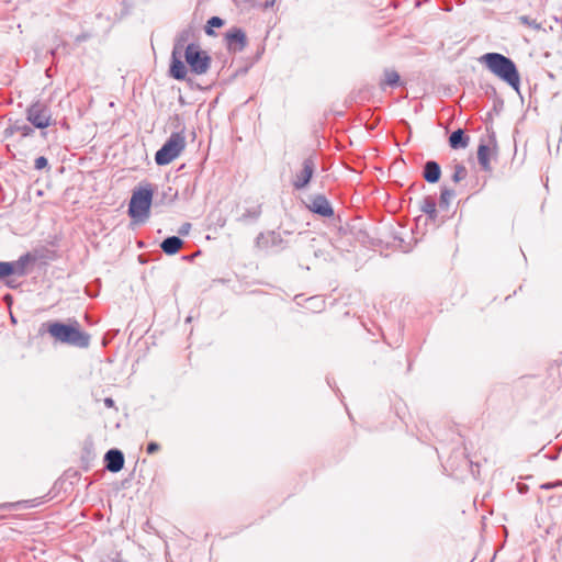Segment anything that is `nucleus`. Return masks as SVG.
Wrapping results in <instances>:
<instances>
[{"label": "nucleus", "instance_id": "7", "mask_svg": "<svg viewBox=\"0 0 562 562\" xmlns=\"http://www.w3.org/2000/svg\"><path fill=\"white\" fill-rule=\"evenodd\" d=\"M316 164L313 157H307L302 162V170L297 172L292 181L295 190L304 189L315 172Z\"/></svg>", "mask_w": 562, "mask_h": 562}, {"label": "nucleus", "instance_id": "12", "mask_svg": "<svg viewBox=\"0 0 562 562\" xmlns=\"http://www.w3.org/2000/svg\"><path fill=\"white\" fill-rule=\"evenodd\" d=\"M180 56L181 54H176V52H172L169 67L170 76L177 80H183L187 76V67L181 60Z\"/></svg>", "mask_w": 562, "mask_h": 562}, {"label": "nucleus", "instance_id": "30", "mask_svg": "<svg viewBox=\"0 0 562 562\" xmlns=\"http://www.w3.org/2000/svg\"><path fill=\"white\" fill-rule=\"evenodd\" d=\"M160 449V446L159 443H157L156 441H150L147 447H146V452L148 454H154L156 453L157 451H159Z\"/></svg>", "mask_w": 562, "mask_h": 562}, {"label": "nucleus", "instance_id": "11", "mask_svg": "<svg viewBox=\"0 0 562 562\" xmlns=\"http://www.w3.org/2000/svg\"><path fill=\"white\" fill-rule=\"evenodd\" d=\"M33 260V256L30 252H26L15 261H7V265L10 266L11 269V271L8 272L9 277L13 274L19 277L25 276L27 272L26 268Z\"/></svg>", "mask_w": 562, "mask_h": 562}, {"label": "nucleus", "instance_id": "6", "mask_svg": "<svg viewBox=\"0 0 562 562\" xmlns=\"http://www.w3.org/2000/svg\"><path fill=\"white\" fill-rule=\"evenodd\" d=\"M26 120L33 128L45 130L52 124V110L45 102L36 101L27 106Z\"/></svg>", "mask_w": 562, "mask_h": 562}, {"label": "nucleus", "instance_id": "33", "mask_svg": "<svg viewBox=\"0 0 562 562\" xmlns=\"http://www.w3.org/2000/svg\"><path fill=\"white\" fill-rule=\"evenodd\" d=\"M517 490L520 494H524L528 491V486L524 483H518L517 484Z\"/></svg>", "mask_w": 562, "mask_h": 562}, {"label": "nucleus", "instance_id": "20", "mask_svg": "<svg viewBox=\"0 0 562 562\" xmlns=\"http://www.w3.org/2000/svg\"><path fill=\"white\" fill-rule=\"evenodd\" d=\"M261 214V207L260 205H257V206H252V207H249L238 218L237 221L238 222H241V223H249V222H255L259 218Z\"/></svg>", "mask_w": 562, "mask_h": 562}, {"label": "nucleus", "instance_id": "37", "mask_svg": "<svg viewBox=\"0 0 562 562\" xmlns=\"http://www.w3.org/2000/svg\"><path fill=\"white\" fill-rule=\"evenodd\" d=\"M273 4H274V0H272V1H270V2H267V3H266V7H267V8H268V7H272Z\"/></svg>", "mask_w": 562, "mask_h": 562}, {"label": "nucleus", "instance_id": "27", "mask_svg": "<svg viewBox=\"0 0 562 562\" xmlns=\"http://www.w3.org/2000/svg\"><path fill=\"white\" fill-rule=\"evenodd\" d=\"M48 166V160L46 157L44 156H40L35 159V162H34V168L36 170H42L44 168H46Z\"/></svg>", "mask_w": 562, "mask_h": 562}, {"label": "nucleus", "instance_id": "9", "mask_svg": "<svg viewBox=\"0 0 562 562\" xmlns=\"http://www.w3.org/2000/svg\"><path fill=\"white\" fill-rule=\"evenodd\" d=\"M307 209L323 217H330L334 215V209L327 198L323 194H315L310 198Z\"/></svg>", "mask_w": 562, "mask_h": 562}, {"label": "nucleus", "instance_id": "21", "mask_svg": "<svg viewBox=\"0 0 562 562\" xmlns=\"http://www.w3.org/2000/svg\"><path fill=\"white\" fill-rule=\"evenodd\" d=\"M400 85V75L397 71L392 69L384 70V80L380 83L383 89L384 86H390L392 88L397 87Z\"/></svg>", "mask_w": 562, "mask_h": 562}, {"label": "nucleus", "instance_id": "24", "mask_svg": "<svg viewBox=\"0 0 562 562\" xmlns=\"http://www.w3.org/2000/svg\"><path fill=\"white\" fill-rule=\"evenodd\" d=\"M224 24V20L220 16H212L207 20L206 26H205V33L207 35H214V27H221Z\"/></svg>", "mask_w": 562, "mask_h": 562}, {"label": "nucleus", "instance_id": "2", "mask_svg": "<svg viewBox=\"0 0 562 562\" xmlns=\"http://www.w3.org/2000/svg\"><path fill=\"white\" fill-rule=\"evenodd\" d=\"M47 331L57 341L75 346L78 348H87L90 345V335L80 330L78 324L69 325L60 322L48 323Z\"/></svg>", "mask_w": 562, "mask_h": 562}, {"label": "nucleus", "instance_id": "3", "mask_svg": "<svg viewBox=\"0 0 562 562\" xmlns=\"http://www.w3.org/2000/svg\"><path fill=\"white\" fill-rule=\"evenodd\" d=\"M153 201L150 184L134 190L128 204V215L136 221L148 218Z\"/></svg>", "mask_w": 562, "mask_h": 562}, {"label": "nucleus", "instance_id": "32", "mask_svg": "<svg viewBox=\"0 0 562 562\" xmlns=\"http://www.w3.org/2000/svg\"><path fill=\"white\" fill-rule=\"evenodd\" d=\"M540 487L542 490H552V488L557 487V484H555V482H548V483H543Z\"/></svg>", "mask_w": 562, "mask_h": 562}, {"label": "nucleus", "instance_id": "17", "mask_svg": "<svg viewBox=\"0 0 562 562\" xmlns=\"http://www.w3.org/2000/svg\"><path fill=\"white\" fill-rule=\"evenodd\" d=\"M477 160L483 170H491V147L488 144L483 142L480 143L477 148Z\"/></svg>", "mask_w": 562, "mask_h": 562}, {"label": "nucleus", "instance_id": "10", "mask_svg": "<svg viewBox=\"0 0 562 562\" xmlns=\"http://www.w3.org/2000/svg\"><path fill=\"white\" fill-rule=\"evenodd\" d=\"M124 454L119 449H110L104 456L105 469L110 472L117 473L124 467Z\"/></svg>", "mask_w": 562, "mask_h": 562}, {"label": "nucleus", "instance_id": "36", "mask_svg": "<svg viewBox=\"0 0 562 562\" xmlns=\"http://www.w3.org/2000/svg\"><path fill=\"white\" fill-rule=\"evenodd\" d=\"M87 40V35L82 34V35H79L77 36L76 41L77 42H82V41H86Z\"/></svg>", "mask_w": 562, "mask_h": 562}, {"label": "nucleus", "instance_id": "28", "mask_svg": "<svg viewBox=\"0 0 562 562\" xmlns=\"http://www.w3.org/2000/svg\"><path fill=\"white\" fill-rule=\"evenodd\" d=\"M9 271H11V269L10 266L7 265V261H0V281L9 278Z\"/></svg>", "mask_w": 562, "mask_h": 562}, {"label": "nucleus", "instance_id": "29", "mask_svg": "<svg viewBox=\"0 0 562 562\" xmlns=\"http://www.w3.org/2000/svg\"><path fill=\"white\" fill-rule=\"evenodd\" d=\"M100 562H122L121 554L119 552H114L103 558Z\"/></svg>", "mask_w": 562, "mask_h": 562}, {"label": "nucleus", "instance_id": "26", "mask_svg": "<svg viewBox=\"0 0 562 562\" xmlns=\"http://www.w3.org/2000/svg\"><path fill=\"white\" fill-rule=\"evenodd\" d=\"M29 503H30L29 501L14 502V503H2V504H0V509H16V508L21 507L22 505H24V507H30Z\"/></svg>", "mask_w": 562, "mask_h": 562}, {"label": "nucleus", "instance_id": "31", "mask_svg": "<svg viewBox=\"0 0 562 562\" xmlns=\"http://www.w3.org/2000/svg\"><path fill=\"white\" fill-rule=\"evenodd\" d=\"M191 228V224L190 223H184L181 225V227L179 228L178 233L180 235H187L189 233Z\"/></svg>", "mask_w": 562, "mask_h": 562}, {"label": "nucleus", "instance_id": "35", "mask_svg": "<svg viewBox=\"0 0 562 562\" xmlns=\"http://www.w3.org/2000/svg\"><path fill=\"white\" fill-rule=\"evenodd\" d=\"M5 285L10 289H15L18 286L12 280H7Z\"/></svg>", "mask_w": 562, "mask_h": 562}, {"label": "nucleus", "instance_id": "14", "mask_svg": "<svg viewBox=\"0 0 562 562\" xmlns=\"http://www.w3.org/2000/svg\"><path fill=\"white\" fill-rule=\"evenodd\" d=\"M7 136H11L15 133L21 134L22 137H31L34 135V128L32 125L16 121L4 131Z\"/></svg>", "mask_w": 562, "mask_h": 562}, {"label": "nucleus", "instance_id": "15", "mask_svg": "<svg viewBox=\"0 0 562 562\" xmlns=\"http://www.w3.org/2000/svg\"><path fill=\"white\" fill-rule=\"evenodd\" d=\"M193 30L191 26L183 29L175 38L173 49L176 54H181L182 50H186V44L192 38Z\"/></svg>", "mask_w": 562, "mask_h": 562}, {"label": "nucleus", "instance_id": "18", "mask_svg": "<svg viewBox=\"0 0 562 562\" xmlns=\"http://www.w3.org/2000/svg\"><path fill=\"white\" fill-rule=\"evenodd\" d=\"M182 245L183 241L180 237L169 236L162 240L160 248L166 255H175L179 251Z\"/></svg>", "mask_w": 562, "mask_h": 562}, {"label": "nucleus", "instance_id": "25", "mask_svg": "<svg viewBox=\"0 0 562 562\" xmlns=\"http://www.w3.org/2000/svg\"><path fill=\"white\" fill-rule=\"evenodd\" d=\"M518 19H519L520 23L524 24V25H527V26L532 27L535 30L540 29V24L535 19H531L528 15H520Z\"/></svg>", "mask_w": 562, "mask_h": 562}, {"label": "nucleus", "instance_id": "22", "mask_svg": "<svg viewBox=\"0 0 562 562\" xmlns=\"http://www.w3.org/2000/svg\"><path fill=\"white\" fill-rule=\"evenodd\" d=\"M454 195H456V192L453 189L442 187L441 192H440L439 206L441 209L448 210L450 202L454 198Z\"/></svg>", "mask_w": 562, "mask_h": 562}, {"label": "nucleus", "instance_id": "19", "mask_svg": "<svg viewBox=\"0 0 562 562\" xmlns=\"http://www.w3.org/2000/svg\"><path fill=\"white\" fill-rule=\"evenodd\" d=\"M420 210H422V212L427 214V216L431 221L436 220V217H437L436 201L432 196L428 195V196L424 198V200L420 204Z\"/></svg>", "mask_w": 562, "mask_h": 562}, {"label": "nucleus", "instance_id": "1", "mask_svg": "<svg viewBox=\"0 0 562 562\" xmlns=\"http://www.w3.org/2000/svg\"><path fill=\"white\" fill-rule=\"evenodd\" d=\"M479 61L516 92H519V71L516 64L509 57L501 53H486L479 58Z\"/></svg>", "mask_w": 562, "mask_h": 562}, {"label": "nucleus", "instance_id": "39", "mask_svg": "<svg viewBox=\"0 0 562 562\" xmlns=\"http://www.w3.org/2000/svg\"><path fill=\"white\" fill-rule=\"evenodd\" d=\"M318 300L317 297H310V301Z\"/></svg>", "mask_w": 562, "mask_h": 562}, {"label": "nucleus", "instance_id": "16", "mask_svg": "<svg viewBox=\"0 0 562 562\" xmlns=\"http://www.w3.org/2000/svg\"><path fill=\"white\" fill-rule=\"evenodd\" d=\"M469 136L462 128L453 131L449 136V145L452 149L465 148L469 145Z\"/></svg>", "mask_w": 562, "mask_h": 562}, {"label": "nucleus", "instance_id": "38", "mask_svg": "<svg viewBox=\"0 0 562 562\" xmlns=\"http://www.w3.org/2000/svg\"><path fill=\"white\" fill-rule=\"evenodd\" d=\"M557 487L562 486V480L555 481Z\"/></svg>", "mask_w": 562, "mask_h": 562}, {"label": "nucleus", "instance_id": "5", "mask_svg": "<svg viewBox=\"0 0 562 562\" xmlns=\"http://www.w3.org/2000/svg\"><path fill=\"white\" fill-rule=\"evenodd\" d=\"M184 57L191 71L196 75L206 74L211 67V57L209 54L193 43L187 45Z\"/></svg>", "mask_w": 562, "mask_h": 562}, {"label": "nucleus", "instance_id": "34", "mask_svg": "<svg viewBox=\"0 0 562 562\" xmlns=\"http://www.w3.org/2000/svg\"><path fill=\"white\" fill-rule=\"evenodd\" d=\"M104 405L106 407H113L114 406V401L111 397H106V398H104Z\"/></svg>", "mask_w": 562, "mask_h": 562}, {"label": "nucleus", "instance_id": "4", "mask_svg": "<svg viewBox=\"0 0 562 562\" xmlns=\"http://www.w3.org/2000/svg\"><path fill=\"white\" fill-rule=\"evenodd\" d=\"M186 147V136L182 132L172 133L166 143L155 154L158 166H166L176 159Z\"/></svg>", "mask_w": 562, "mask_h": 562}, {"label": "nucleus", "instance_id": "13", "mask_svg": "<svg viewBox=\"0 0 562 562\" xmlns=\"http://www.w3.org/2000/svg\"><path fill=\"white\" fill-rule=\"evenodd\" d=\"M423 177L428 183H437L441 177V168L435 160H428L423 168Z\"/></svg>", "mask_w": 562, "mask_h": 562}, {"label": "nucleus", "instance_id": "23", "mask_svg": "<svg viewBox=\"0 0 562 562\" xmlns=\"http://www.w3.org/2000/svg\"><path fill=\"white\" fill-rule=\"evenodd\" d=\"M468 175L467 168L461 164H456L453 166V173L451 176V180L456 183L460 182L461 180L465 179Z\"/></svg>", "mask_w": 562, "mask_h": 562}, {"label": "nucleus", "instance_id": "8", "mask_svg": "<svg viewBox=\"0 0 562 562\" xmlns=\"http://www.w3.org/2000/svg\"><path fill=\"white\" fill-rule=\"evenodd\" d=\"M225 42L228 52L240 53L248 44L246 33L240 27H233L225 34Z\"/></svg>", "mask_w": 562, "mask_h": 562}]
</instances>
